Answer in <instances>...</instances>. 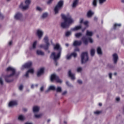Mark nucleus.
Instances as JSON below:
<instances>
[{"instance_id": "f257e3e1", "label": "nucleus", "mask_w": 124, "mask_h": 124, "mask_svg": "<svg viewBox=\"0 0 124 124\" xmlns=\"http://www.w3.org/2000/svg\"><path fill=\"white\" fill-rule=\"evenodd\" d=\"M62 17L63 20H64V22L61 23V27L63 29L69 28V26L74 23V19L72 18L71 16L69 14H67L66 16L62 14Z\"/></svg>"}, {"instance_id": "f03ea898", "label": "nucleus", "mask_w": 124, "mask_h": 124, "mask_svg": "<svg viewBox=\"0 0 124 124\" xmlns=\"http://www.w3.org/2000/svg\"><path fill=\"white\" fill-rule=\"evenodd\" d=\"M54 50H57L58 52H52L50 55V58L56 62L61 58L62 48L61 47V45H60L59 44H56V45L54 46Z\"/></svg>"}, {"instance_id": "7ed1b4c3", "label": "nucleus", "mask_w": 124, "mask_h": 124, "mask_svg": "<svg viewBox=\"0 0 124 124\" xmlns=\"http://www.w3.org/2000/svg\"><path fill=\"white\" fill-rule=\"evenodd\" d=\"M6 70L11 74L9 75L5 76V80L6 82H7V83H10V82L12 81L11 78L13 77L14 75H15L16 70L15 69L12 67H8L7 68Z\"/></svg>"}, {"instance_id": "20e7f679", "label": "nucleus", "mask_w": 124, "mask_h": 124, "mask_svg": "<svg viewBox=\"0 0 124 124\" xmlns=\"http://www.w3.org/2000/svg\"><path fill=\"white\" fill-rule=\"evenodd\" d=\"M43 41L46 43V45L44 44L40 45L39 46L40 48H43L44 50H48L50 46V43H49V37L47 36H45L44 38Z\"/></svg>"}, {"instance_id": "39448f33", "label": "nucleus", "mask_w": 124, "mask_h": 124, "mask_svg": "<svg viewBox=\"0 0 124 124\" xmlns=\"http://www.w3.org/2000/svg\"><path fill=\"white\" fill-rule=\"evenodd\" d=\"M62 6H63V1L61 0L58 2L57 5L54 7L55 14H59V12L62 8Z\"/></svg>"}, {"instance_id": "423d86ee", "label": "nucleus", "mask_w": 124, "mask_h": 124, "mask_svg": "<svg viewBox=\"0 0 124 124\" xmlns=\"http://www.w3.org/2000/svg\"><path fill=\"white\" fill-rule=\"evenodd\" d=\"M31 0H25L24 3L25 5H24L23 3H21L19 5V7L21 9H23V10H27L30 8V4H31Z\"/></svg>"}, {"instance_id": "0eeeda50", "label": "nucleus", "mask_w": 124, "mask_h": 124, "mask_svg": "<svg viewBox=\"0 0 124 124\" xmlns=\"http://www.w3.org/2000/svg\"><path fill=\"white\" fill-rule=\"evenodd\" d=\"M81 63H85L89 61V54L87 52H83L81 54Z\"/></svg>"}, {"instance_id": "6e6552de", "label": "nucleus", "mask_w": 124, "mask_h": 124, "mask_svg": "<svg viewBox=\"0 0 124 124\" xmlns=\"http://www.w3.org/2000/svg\"><path fill=\"white\" fill-rule=\"evenodd\" d=\"M50 81L51 82H54V81H56L57 83H59L60 84H62V80L60 79L59 78V77H58V76L55 74L51 75L50 77Z\"/></svg>"}, {"instance_id": "1a4fd4ad", "label": "nucleus", "mask_w": 124, "mask_h": 124, "mask_svg": "<svg viewBox=\"0 0 124 124\" xmlns=\"http://www.w3.org/2000/svg\"><path fill=\"white\" fill-rule=\"evenodd\" d=\"M82 40L83 43L86 45L88 44L89 41L90 43H93V39L91 37L88 38H86V37H83L82 38Z\"/></svg>"}, {"instance_id": "9d476101", "label": "nucleus", "mask_w": 124, "mask_h": 124, "mask_svg": "<svg viewBox=\"0 0 124 124\" xmlns=\"http://www.w3.org/2000/svg\"><path fill=\"white\" fill-rule=\"evenodd\" d=\"M31 65H32V62L30 61L23 65L21 67V69H25V68H30Z\"/></svg>"}, {"instance_id": "9b49d317", "label": "nucleus", "mask_w": 124, "mask_h": 124, "mask_svg": "<svg viewBox=\"0 0 124 124\" xmlns=\"http://www.w3.org/2000/svg\"><path fill=\"white\" fill-rule=\"evenodd\" d=\"M18 105V101L17 100H11L10 101L8 104V107H13V106H16V105Z\"/></svg>"}, {"instance_id": "f8f14e48", "label": "nucleus", "mask_w": 124, "mask_h": 124, "mask_svg": "<svg viewBox=\"0 0 124 124\" xmlns=\"http://www.w3.org/2000/svg\"><path fill=\"white\" fill-rule=\"evenodd\" d=\"M18 105V101L17 100H11L10 101L8 104V107H13V106H16V105Z\"/></svg>"}, {"instance_id": "ddd939ff", "label": "nucleus", "mask_w": 124, "mask_h": 124, "mask_svg": "<svg viewBox=\"0 0 124 124\" xmlns=\"http://www.w3.org/2000/svg\"><path fill=\"white\" fill-rule=\"evenodd\" d=\"M43 33H44V32L42 30L40 29H38L36 31L35 34L36 35H37L39 38H41V37L43 36Z\"/></svg>"}, {"instance_id": "4468645a", "label": "nucleus", "mask_w": 124, "mask_h": 124, "mask_svg": "<svg viewBox=\"0 0 124 124\" xmlns=\"http://www.w3.org/2000/svg\"><path fill=\"white\" fill-rule=\"evenodd\" d=\"M33 112L34 113L35 117L36 118V119H39V118H41L42 116V114H38V112H39V109H34Z\"/></svg>"}, {"instance_id": "2eb2a0df", "label": "nucleus", "mask_w": 124, "mask_h": 124, "mask_svg": "<svg viewBox=\"0 0 124 124\" xmlns=\"http://www.w3.org/2000/svg\"><path fill=\"white\" fill-rule=\"evenodd\" d=\"M14 18L16 20H21L23 18V14L20 12H17L15 14Z\"/></svg>"}, {"instance_id": "dca6fc26", "label": "nucleus", "mask_w": 124, "mask_h": 124, "mask_svg": "<svg viewBox=\"0 0 124 124\" xmlns=\"http://www.w3.org/2000/svg\"><path fill=\"white\" fill-rule=\"evenodd\" d=\"M44 74V68L41 67L40 68L37 72V76L38 77H40V76H41V75H43Z\"/></svg>"}, {"instance_id": "f3484780", "label": "nucleus", "mask_w": 124, "mask_h": 124, "mask_svg": "<svg viewBox=\"0 0 124 124\" xmlns=\"http://www.w3.org/2000/svg\"><path fill=\"white\" fill-rule=\"evenodd\" d=\"M34 73V69L33 68H31L28 70V71L26 72V74L25 75V77H26V78H28L30 73H31V74H33Z\"/></svg>"}, {"instance_id": "a211bd4d", "label": "nucleus", "mask_w": 124, "mask_h": 124, "mask_svg": "<svg viewBox=\"0 0 124 124\" xmlns=\"http://www.w3.org/2000/svg\"><path fill=\"white\" fill-rule=\"evenodd\" d=\"M72 56L73 57L76 58V57H77V53H76V52H73L70 55H69V54L67 55V56L66 57V60H70V59H71V57Z\"/></svg>"}, {"instance_id": "6ab92c4d", "label": "nucleus", "mask_w": 124, "mask_h": 124, "mask_svg": "<svg viewBox=\"0 0 124 124\" xmlns=\"http://www.w3.org/2000/svg\"><path fill=\"white\" fill-rule=\"evenodd\" d=\"M112 57L113 59V62L114 63H115V64H116L118 62V60H119V57L118 56V55L116 53H114L112 55Z\"/></svg>"}, {"instance_id": "aec40b11", "label": "nucleus", "mask_w": 124, "mask_h": 124, "mask_svg": "<svg viewBox=\"0 0 124 124\" xmlns=\"http://www.w3.org/2000/svg\"><path fill=\"white\" fill-rule=\"evenodd\" d=\"M82 29V26H77L71 29V31H79V30H81Z\"/></svg>"}, {"instance_id": "412c9836", "label": "nucleus", "mask_w": 124, "mask_h": 124, "mask_svg": "<svg viewBox=\"0 0 124 124\" xmlns=\"http://www.w3.org/2000/svg\"><path fill=\"white\" fill-rule=\"evenodd\" d=\"M78 2H79V0H74L72 4V7L75 8V7L78 5Z\"/></svg>"}, {"instance_id": "4be33fe9", "label": "nucleus", "mask_w": 124, "mask_h": 124, "mask_svg": "<svg viewBox=\"0 0 124 124\" xmlns=\"http://www.w3.org/2000/svg\"><path fill=\"white\" fill-rule=\"evenodd\" d=\"M68 75L72 80H75V75L71 73V71H69Z\"/></svg>"}, {"instance_id": "5701e85b", "label": "nucleus", "mask_w": 124, "mask_h": 124, "mask_svg": "<svg viewBox=\"0 0 124 124\" xmlns=\"http://www.w3.org/2000/svg\"><path fill=\"white\" fill-rule=\"evenodd\" d=\"M81 44H82L81 41H75L73 43L74 46H79Z\"/></svg>"}, {"instance_id": "b1692460", "label": "nucleus", "mask_w": 124, "mask_h": 124, "mask_svg": "<svg viewBox=\"0 0 124 124\" xmlns=\"http://www.w3.org/2000/svg\"><path fill=\"white\" fill-rule=\"evenodd\" d=\"M56 90V87L54 85H51L49 87L48 90L46 91V93H48L49 91H55Z\"/></svg>"}, {"instance_id": "393cba45", "label": "nucleus", "mask_w": 124, "mask_h": 124, "mask_svg": "<svg viewBox=\"0 0 124 124\" xmlns=\"http://www.w3.org/2000/svg\"><path fill=\"white\" fill-rule=\"evenodd\" d=\"M97 52L98 55H102V49H101V47L98 46L97 48Z\"/></svg>"}, {"instance_id": "a878e982", "label": "nucleus", "mask_w": 124, "mask_h": 124, "mask_svg": "<svg viewBox=\"0 0 124 124\" xmlns=\"http://www.w3.org/2000/svg\"><path fill=\"white\" fill-rule=\"evenodd\" d=\"M93 31H90L89 30L86 31L87 36H93Z\"/></svg>"}, {"instance_id": "bb28decb", "label": "nucleus", "mask_w": 124, "mask_h": 124, "mask_svg": "<svg viewBox=\"0 0 124 124\" xmlns=\"http://www.w3.org/2000/svg\"><path fill=\"white\" fill-rule=\"evenodd\" d=\"M93 15V13L92 12V11H89L88 12L87 17H88V18H91V17H92Z\"/></svg>"}, {"instance_id": "cd10ccee", "label": "nucleus", "mask_w": 124, "mask_h": 124, "mask_svg": "<svg viewBox=\"0 0 124 124\" xmlns=\"http://www.w3.org/2000/svg\"><path fill=\"white\" fill-rule=\"evenodd\" d=\"M82 35V33L81 32H77L75 34V36L77 38H80V37H81V36Z\"/></svg>"}, {"instance_id": "c85d7f7f", "label": "nucleus", "mask_w": 124, "mask_h": 124, "mask_svg": "<svg viewBox=\"0 0 124 124\" xmlns=\"http://www.w3.org/2000/svg\"><path fill=\"white\" fill-rule=\"evenodd\" d=\"M36 54H37V55H39L40 56H43V55H44V52H43L41 50H38L36 51Z\"/></svg>"}, {"instance_id": "c756f323", "label": "nucleus", "mask_w": 124, "mask_h": 124, "mask_svg": "<svg viewBox=\"0 0 124 124\" xmlns=\"http://www.w3.org/2000/svg\"><path fill=\"white\" fill-rule=\"evenodd\" d=\"M57 93H62V87L58 86L57 89H55Z\"/></svg>"}, {"instance_id": "7c9ffc66", "label": "nucleus", "mask_w": 124, "mask_h": 124, "mask_svg": "<svg viewBox=\"0 0 124 124\" xmlns=\"http://www.w3.org/2000/svg\"><path fill=\"white\" fill-rule=\"evenodd\" d=\"M94 54H95V50L93 48L91 49V56H92V57H93V56H94Z\"/></svg>"}, {"instance_id": "2f4dec72", "label": "nucleus", "mask_w": 124, "mask_h": 124, "mask_svg": "<svg viewBox=\"0 0 124 124\" xmlns=\"http://www.w3.org/2000/svg\"><path fill=\"white\" fill-rule=\"evenodd\" d=\"M25 119V116L23 115H20L18 117V120H19V121H24Z\"/></svg>"}, {"instance_id": "473e14b6", "label": "nucleus", "mask_w": 124, "mask_h": 124, "mask_svg": "<svg viewBox=\"0 0 124 124\" xmlns=\"http://www.w3.org/2000/svg\"><path fill=\"white\" fill-rule=\"evenodd\" d=\"M47 16H48V13H44V14H43V15L42 16V18L45 19V18H47Z\"/></svg>"}, {"instance_id": "72a5a7b5", "label": "nucleus", "mask_w": 124, "mask_h": 124, "mask_svg": "<svg viewBox=\"0 0 124 124\" xmlns=\"http://www.w3.org/2000/svg\"><path fill=\"white\" fill-rule=\"evenodd\" d=\"M37 44V41H35L32 44V49H35L36 48V45Z\"/></svg>"}, {"instance_id": "f704fd0d", "label": "nucleus", "mask_w": 124, "mask_h": 124, "mask_svg": "<svg viewBox=\"0 0 124 124\" xmlns=\"http://www.w3.org/2000/svg\"><path fill=\"white\" fill-rule=\"evenodd\" d=\"M121 26H122L121 24H115L114 25V29H117L118 27H121Z\"/></svg>"}, {"instance_id": "c9c22d12", "label": "nucleus", "mask_w": 124, "mask_h": 124, "mask_svg": "<svg viewBox=\"0 0 124 124\" xmlns=\"http://www.w3.org/2000/svg\"><path fill=\"white\" fill-rule=\"evenodd\" d=\"M65 35L66 36H69V35H71V31H66L65 33Z\"/></svg>"}, {"instance_id": "e433bc0d", "label": "nucleus", "mask_w": 124, "mask_h": 124, "mask_svg": "<svg viewBox=\"0 0 124 124\" xmlns=\"http://www.w3.org/2000/svg\"><path fill=\"white\" fill-rule=\"evenodd\" d=\"M42 10H43V9H42V8H41L40 7L37 6L36 7L37 11H39L40 12L42 11Z\"/></svg>"}, {"instance_id": "4c0bfd02", "label": "nucleus", "mask_w": 124, "mask_h": 124, "mask_svg": "<svg viewBox=\"0 0 124 124\" xmlns=\"http://www.w3.org/2000/svg\"><path fill=\"white\" fill-rule=\"evenodd\" d=\"M33 109H40V107L37 105H35L33 107Z\"/></svg>"}, {"instance_id": "58836bf2", "label": "nucleus", "mask_w": 124, "mask_h": 124, "mask_svg": "<svg viewBox=\"0 0 124 124\" xmlns=\"http://www.w3.org/2000/svg\"><path fill=\"white\" fill-rule=\"evenodd\" d=\"M105 1H106V0H99V2L100 4H103Z\"/></svg>"}, {"instance_id": "ea45409f", "label": "nucleus", "mask_w": 124, "mask_h": 124, "mask_svg": "<svg viewBox=\"0 0 124 124\" xmlns=\"http://www.w3.org/2000/svg\"><path fill=\"white\" fill-rule=\"evenodd\" d=\"M84 24L85 26H86V28H88V25L89 24V21H85V22H84Z\"/></svg>"}, {"instance_id": "a19ab883", "label": "nucleus", "mask_w": 124, "mask_h": 124, "mask_svg": "<svg viewBox=\"0 0 124 124\" xmlns=\"http://www.w3.org/2000/svg\"><path fill=\"white\" fill-rule=\"evenodd\" d=\"M96 0H93V6H96Z\"/></svg>"}, {"instance_id": "79ce46f5", "label": "nucleus", "mask_w": 124, "mask_h": 124, "mask_svg": "<svg viewBox=\"0 0 124 124\" xmlns=\"http://www.w3.org/2000/svg\"><path fill=\"white\" fill-rule=\"evenodd\" d=\"M101 113V111H96L94 112V114H95V115H99V114H100Z\"/></svg>"}, {"instance_id": "37998d69", "label": "nucleus", "mask_w": 124, "mask_h": 124, "mask_svg": "<svg viewBox=\"0 0 124 124\" xmlns=\"http://www.w3.org/2000/svg\"><path fill=\"white\" fill-rule=\"evenodd\" d=\"M24 88V86H23V85H20L19 86V91H22L23 90V88Z\"/></svg>"}, {"instance_id": "c03bdc74", "label": "nucleus", "mask_w": 124, "mask_h": 124, "mask_svg": "<svg viewBox=\"0 0 124 124\" xmlns=\"http://www.w3.org/2000/svg\"><path fill=\"white\" fill-rule=\"evenodd\" d=\"M77 71L78 72H81V71H82V68L81 67H78L77 69Z\"/></svg>"}, {"instance_id": "a18cd8bd", "label": "nucleus", "mask_w": 124, "mask_h": 124, "mask_svg": "<svg viewBox=\"0 0 124 124\" xmlns=\"http://www.w3.org/2000/svg\"><path fill=\"white\" fill-rule=\"evenodd\" d=\"M53 0H48L47 2V4H51V3H52Z\"/></svg>"}, {"instance_id": "49530a36", "label": "nucleus", "mask_w": 124, "mask_h": 124, "mask_svg": "<svg viewBox=\"0 0 124 124\" xmlns=\"http://www.w3.org/2000/svg\"><path fill=\"white\" fill-rule=\"evenodd\" d=\"M0 85H3V81H2V78H0Z\"/></svg>"}, {"instance_id": "de8ad7c7", "label": "nucleus", "mask_w": 124, "mask_h": 124, "mask_svg": "<svg viewBox=\"0 0 124 124\" xmlns=\"http://www.w3.org/2000/svg\"><path fill=\"white\" fill-rule=\"evenodd\" d=\"M79 48L77 47L75 49V53H76V52H79Z\"/></svg>"}, {"instance_id": "09e8293b", "label": "nucleus", "mask_w": 124, "mask_h": 124, "mask_svg": "<svg viewBox=\"0 0 124 124\" xmlns=\"http://www.w3.org/2000/svg\"><path fill=\"white\" fill-rule=\"evenodd\" d=\"M66 93H67V91H64L62 93V95H65V94H66Z\"/></svg>"}, {"instance_id": "8fccbe9b", "label": "nucleus", "mask_w": 124, "mask_h": 124, "mask_svg": "<svg viewBox=\"0 0 124 124\" xmlns=\"http://www.w3.org/2000/svg\"><path fill=\"white\" fill-rule=\"evenodd\" d=\"M83 21H84V19L83 18H80L79 20V23L80 24H82V23H83Z\"/></svg>"}, {"instance_id": "3c124183", "label": "nucleus", "mask_w": 124, "mask_h": 124, "mask_svg": "<svg viewBox=\"0 0 124 124\" xmlns=\"http://www.w3.org/2000/svg\"><path fill=\"white\" fill-rule=\"evenodd\" d=\"M41 92H43L44 91V86H42L40 88Z\"/></svg>"}, {"instance_id": "603ef678", "label": "nucleus", "mask_w": 124, "mask_h": 124, "mask_svg": "<svg viewBox=\"0 0 124 124\" xmlns=\"http://www.w3.org/2000/svg\"><path fill=\"white\" fill-rule=\"evenodd\" d=\"M66 84L68 86V87H70V86H71V85H70V84H69V82L68 81H67V82H66Z\"/></svg>"}, {"instance_id": "864d4df0", "label": "nucleus", "mask_w": 124, "mask_h": 124, "mask_svg": "<svg viewBox=\"0 0 124 124\" xmlns=\"http://www.w3.org/2000/svg\"><path fill=\"white\" fill-rule=\"evenodd\" d=\"M108 75L110 79H112V73H109Z\"/></svg>"}, {"instance_id": "5fc2aeb1", "label": "nucleus", "mask_w": 124, "mask_h": 124, "mask_svg": "<svg viewBox=\"0 0 124 124\" xmlns=\"http://www.w3.org/2000/svg\"><path fill=\"white\" fill-rule=\"evenodd\" d=\"M78 84H82V80H78Z\"/></svg>"}, {"instance_id": "6e6d98bb", "label": "nucleus", "mask_w": 124, "mask_h": 124, "mask_svg": "<svg viewBox=\"0 0 124 124\" xmlns=\"http://www.w3.org/2000/svg\"><path fill=\"white\" fill-rule=\"evenodd\" d=\"M116 101H120V97H117L116 99Z\"/></svg>"}, {"instance_id": "4d7b16f0", "label": "nucleus", "mask_w": 124, "mask_h": 124, "mask_svg": "<svg viewBox=\"0 0 124 124\" xmlns=\"http://www.w3.org/2000/svg\"><path fill=\"white\" fill-rule=\"evenodd\" d=\"M9 45H12V41H10L9 42Z\"/></svg>"}, {"instance_id": "13d9d810", "label": "nucleus", "mask_w": 124, "mask_h": 124, "mask_svg": "<svg viewBox=\"0 0 124 124\" xmlns=\"http://www.w3.org/2000/svg\"><path fill=\"white\" fill-rule=\"evenodd\" d=\"M86 29H87V27H86V28H84V29H82V32L85 31Z\"/></svg>"}, {"instance_id": "bf43d9fd", "label": "nucleus", "mask_w": 124, "mask_h": 124, "mask_svg": "<svg viewBox=\"0 0 124 124\" xmlns=\"http://www.w3.org/2000/svg\"><path fill=\"white\" fill-rule=\"evenodd\" d=\"M98 105H99V106H102V103H99L98 104Z\"/></svg>"}, {"instance_id": "052dcab7", "label": "nucleus", "mask_w": 124, "mask_h": 124, "mask_svg": "<svg viewBox=\"0 0 124 124\" xmlns=\"http://www.w3.org/2000/svg\"><path fill=\"white\" fill-rule=\"evenodd\" d=\"M94 21L97 20V17H95L94 18Z\"/></svg>"}, {"instance_id": "680f3d73", "label": "nucleus", "mask_w": 124, "mask_h": 124, "mask_svg": "<svg viewBox=\"0 0 124 124\" xmlns=\"http://www.w3.org/2000/svg\"><path fill=\"white\" fill-rule=\"evenodd\" d=\"M65 46H66V47H68V46H69V45L68 44H66Z\"/></svg>"}, {"instance_id": "e2e57ef3", "label": "nucleus", "mask_w": 124, "mask_h": 124, "mask_svg": "<svg viewBox=\"0 0 124 124\" xmlns=\"http://www.w3.org/2000/svg\"><path fill=\"white\" fill-rule=\"evenodd\" d=\"M33 87H34V85H31V89H33Z\"/></svg>"}, {"instance_id": "0e129e2a", "label": "nucleus", "mask_w": 124, "mask_h": 124, "mask_svg": "<svg viewBox=\"0 0 124 124\" xmlns=\"http://www.w3.org/2000/svg\"><path fill=\"white\" fill-rule=\"evenodd\" d=\"M25 124H32L30 123H26Z\"/></svg>"}, {"instance_id": "69168bd1", "label": "nucleus", "mask_w": 124, "mask_h": 124, "mask_svg": "<svg viewBox=\"0 0 124 124\" xmlns=\"http://www.w3.org/2000/svg\"><path fill=\"white\" fill-rule=\"evenodd\" d=\"M67 124V122H66V121H64V124Z\"/></svg>"}, {"instance_id": "338daca9", "label": "nucleus", "mask_w": 124, "mask_h": 124, "mask_svg": "<svg viewBox=\"0 0 124 124\" xmlns=\"http://www.w3.org/2000/svg\"><path fill=\"white\" fill-rule=\"evenodd\" d=\"M122 2H123V3H124V0H122Z\"/></svg>"}, {"instance_id": "774afa93", "label": "nucleus", "mask_w": 124, "mask_h": 124, "mask_svg": "<svg viewBox=\"0 0 124 124\" xmlns=\"http://www.w3.org/2000/svg\"><path fill=\"white\" fill-rule=\"evenodd\" d=\"M114 74V75L116 76V75H117V73H115Z\"/></svg>"}]
</instances>
